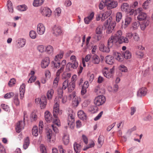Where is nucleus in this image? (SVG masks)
I'll return each mask as SVG.
<instances>
[{
    "instance_id": "1",
    "label": "nucleus",
    "mask_w": 153,
    "mask_h": 153,
    "mask_svg": "<svg viewBox=\"0 0 153 153\" xmlns=\"http://www.w3.org/2000/svg\"><path fill=\"white\" fill-rule=\"evenodd\" d=\"M122 32L119 30L116 32L114 35L111 36L108 40V45L110 47H112L118 42L119 39L122 36Z\"/></svg>"
},
{
    "instance_id": "2",
    "label": "nucleus",
    "mask_w": 153,
    "mask_h": 153,
    "mask_svg": "<svg viewBox=\"0 0 153 153\" xmlns=\"http://www.w3.org/2000/svg\"><path fill=\"white\" fill-rule=\"evenodd\" d=\"M75 88V83L74 82H68V79H65L63 82L62 88V90H65L68 88V91L69 92H72Z\"/></svg>"
},
{
    "instance_id": "3",
    "label": "nucleus",
    "mask_w": 153,
    "mask_h": 153,
    "mask_svg": "<svg viewBox=\"0 0 153 153\" xmlns=\"http://www.w3.org/2000/svg\"><path fill=\"white\" fill-rule=\"evenodd\" d=\"M63 51H61L59 54L55 56L54 60L52 62V64L56 68H59L61 64L60 60L63 58Z\"/></svg>"
},
{
    "instance_id": "4",
    "label": "nucleus",
    "mask_w": 153,
    "mask_h": 153,
    "mask_svg": "<svg viewBox=\"0 0 153 153\" xmlns=\"http://www.w3.org/2000/svg\"><path fill=\"white\" fill-rule=\"evenodd\" d=\"M26 112L24 111V119L23 121H19L16 124V131L18 133H19L24 129L25 126V117H27L26 115Z\"/></svg>"
},
{
    "instance_id": "5",
    "label": "nucleus",
    "mask_w": 153,
    "mask_h": 153,
    "mask_svg": "<svg viewBox=\"0 0 153 153\" xmlns=\"http://www.w3.org/2000/svg\"><path fill=\"white\" fill-rule=\"evenodd\" d=\"M106 7L109 10L116 7L118 5V2L114 0H105Z\"/></svg>"
},
{
    "instance_id": "6",
    "label": "nucleus",
    "mask_w": 153,
    "mask_h": 153,
    "mask_svg": "<svg viewBox=\"0 0 153 153\" xmlns=\"http://www.w3.org/2000/svg\"><path fill=\"white\" fill-rule=\"evenodd\" d=\"M35 102L37 104H40L42 109H44L47 104V99L45 97H42L41 98H38L35 99Z\"/></svg>"
},
{
    "instance_id": "7",
    "label": "nucleus",
    "mask_w": 153,
    "mask_h": 153,
    "mask_svg": "<svg viewBox=\"0 0 153 153\" xmlns=\"http://www.w3.org/2000/svg\"><path fill=\"white\" fill-rule=\"evenodd\" d=\"M105 101V97L103 95H100L95 98L94 103L97 106H99L103 104Z\"/></svg>"
},
{
    "instance_id": "8",
    "label": "nucleus",
    "mask_w": 153,
    "mask_h": 153,
    "mask_svg": "<svg viewBox=\"0 0 153 153\" xmlns=\"http://www.w3.org/2000/svg\"><path fill=\"white\" fill-rule=\"evenodd\" d=\"M105 22L107 25L109 24V25L107 29V33L108 34L111 33L115 26V24L111 22V19L110 18L108 19Z\"/></svg>"
},
{
    "instance_id": "9",
    "label": "nucleus",
    "mask_w": 153,
    "mask_h": 153,
    "mask_svg": "<svg viewBox=\"0 0 153 153\" xmlns=\"http://www.w3.org/2000/svg\"><path fill=\"white\" fill-rule=\"evenodd\" d=\"M68 116V124L69 126H73L74 124L75 113L73 112L72 110L69 111Z\"/></svg>"
},
{
    "instance_id": "10",
    "label": "nucleus",
    "mask_w": 153,
    "mask_h": 153,
    "mask_svg": "<svg viewBox=\"0 0 153 153\" xmlns=\"http://www.w3.org/2000/svg\"><path fill=\"white\" fill-rule=\"evenodd\" d=\"M53 34L56 36H57L61 35L62 31L60 26L58 25H55L52 28Z\"/></svg>"
},
{
    "instance_id": "11",
    "label": "nucleus",
    "mask_w": 153,
    "mask_h": 153,
    "mask_svg": "<svg viewBox=\"0 0 153 153\" xmlns=\"http://www.w3.org/2000/svg\"><path fill=\"white\" fill-rule=\"evenodd\" d=\"M58 96L57 97L58 98V100H59V99L61 100L62 103H65L67 101V97L66 96H63V91L61 89H59L58 90Z\"/></svg>"
},
{
    "instance_id": "12",
    "label": "nucleus",
    "mask_w": 153,
    "mask_h": 153,
    "mask_svg": "<svg viewBox=\"0 0 153 153\" xmlns=\"http://www.w3.org/2000/svg\"><path fill=\"white\" fill-rule=\"evenodd\" d=\"M40 11L43 15L48 17L51 15V10L46 7L42 8L40 10Z\"/></svg>"
},
{
    "instance_id": "13",
    "label": "nucleus",
    "mask_w": 153,
    "mask_h": 153,
    "mask_svg": "<svg viewBox=\"0 0 153 153\" xmlns=\"http://www.w3.org/2000/svg\"><path fill=\"white\" fill-rule=\"evenodd\" d=\"M66 64V61L65 60H63L62 61L61 64L60 65V68L58 69L56 73V76L59 77L60 74L62 72Z\"/></svg>"
},
{
    "instance_id": "14",
    "label": "nucleus",
    "mask_w": 153,
    "mask_h": 153,
    "mask_svg": "<svg viewBox=\"0 0 153 153\" xmlns=\"http://www.w3.org/2000/svg\"><path fill=\"white\" fill-rule=\"evenodd\" d=\"M45 31V27L44 25L42 23L39 24L37 26V32L40 35L44 34Z\"/></svg>"
},
{
    "instance_id": "15",
    "label": "nucleus",
    "mask_w": 153,
    "mask_h": 153,
    "mask_svg": "<svg viewBox=\"0 0 153 153\" xmlns=\"http://www.w3.org/2000/svg\"><path fill=\"white\" fill-rule=\"evenodd\" d=\"M53 123L54 124L52 125V128L56 133H58L59 132V130L56 127V125L58 126L60 125L59 120L58 119H56L54 120Z\"/></svg>"
},
{
    "instance_id": "16",
    "label": "nucleus",
    "mask_w": 153,
    "mask_h": 153,
    "mask_svg": "<svg viewBox=\"0 0 153 153\" xmlns=\"http://www.w3.org/2000/svg\"><path fill=\"white\" fill-rule=\"evenodd\" d=\"M149 18H147L142 22L140 25V27L141 30H143L145 29L148 27L150 24V22L149 20Z\"/></svg>"
},
{
    "instance_id": "17",
    "label": "nucleus",
    "mask_w": 153,
    "mask_h": 153,
    "mask_svg": "<svg viewBox=\"0 0 153 153\" xmlns=\"http://www.w3.org/2000/svg\"><path fill=\"white\" fill-rule=\"evenodd\" d=\"M147 89L145 88H142L137 92V95L138 97H142L146 95L147 93Z\"/></svg>"
},
{
    "instance_id": "18",
    "label": "nucleus",
    "mask_w": 153,
    "mask_h": 153,
    "mask_svg": "<svg viewBox=\"0 0 153 153\" xmlns=\"http://www.w3.org/2000/svg\"><path fill=\"white\" fill-rule=\"evenodd\" d=\"M50 63L49 58L48 57H46L44 58L42 61L41 66L42 68H45L47 67Z\"/></svg>"
},
{
    "instance_id": "19",
    "label": "nucleus",
    "mask_w": 153,
    "mask_h": 153,
    "mask_svg": "<svg viewBox=\"0 0 153 153\" xmlns=\"http://www.w3.org/2000/svg\"><path fill=\"white\" fill-rule=\"evenodd\" d=\"M102 73L104 76L108 79H109L112 77L113 76L109 72L108 68L105 67L102 70Z\"/></svg>"
},
{
    "instance_id": "20",
    "label": "nucleus",
    "mask_w": 153,
    "mask_h": 153,
    "mask_svg": "<svg viewBox=\"0 0 153 153\" xmlns=\"http://www.w3.org/2000/svg\"><path fill=\"white\" fill-rule=\"evenodd\" d=\"M113 55L115 58L118 61L122 62L124 59L123 55L118 52H114Z\"/></svg>"
},
{
    "instance_id": "21",
    "label": "nucleus",
    "mask_w": 153,
    "mask_h": 153,
    "mask_svg": "<svg viewBox=\"0 0 153 153\" xmlns=\"http://www.w3.org/2000/svg\"><path fill=\"white\" fill-rule=\"evenodd\" d=\"M88 86L89 84L88 82V81H85L82 88L81 94L82 95H84L86 93L87 89Z\"/></svg>"
},
{
    "instance_id": "22",
    "label": "nucleus",
    "mask_w": 153,
    "mask_h": 153,
    "mask_svg": "<svg viewBox=\"0 0 153 153\" xmlns=\"http://www.w3.org/2000/svg\"><path fill=\"white\" fill-rule=\"evenodd\" d=\"M78 65L77 62H69L67 64V67H68L70 70L73 69H76L78 67Z\"/></svg>"
},
{
    "instance_id": "23",
    "label": "nucleus",
    "mask_w": 153,
    "mask_h": 153,
    "mask_svg": "<svg viewBox=\"0 0 153 153\" xmlns=\"http://www.w3.org/2000/svg\"><path fill=\"white\" fill-rule=\"evenodd\" d=\"M45 120L47 122H50L52 120V115L49 111H46L45 112Z\"/></svg>"
},
{
    "instance_id": "24",
    "label": "nucleus",
    "mask_w": 153,
    "mask_h": 153,
    "mask_svg": "<svg viewBox=\"0 0 153 153\" xmlns=\"http://www.w3.org/2000/svg\"><path fill=\"white\" fill-rule=\"evenodd\" d=\"M77 115L79 118L83 120H86L87 116L85 113L82 111L80 110L77 112Z\"/></svg>"
},
{
    "instance_id": "25",
    "label": "nucleus",
    "mask_w": 153,
    "mask_h": 153,
    "mask_svg": "<svg viewBox=\"0 0 153 153\" xmlns=\"http://www.w3.org/2000/svg\"><path fill=\"white\" fill-rule=\"evenodd\" d=\"M106 62L109 65H112L114 64V57L111 55H108L105 57Z\"/></svg>"
},
{
    "instance_id": "26",
    "label": "nucleus",
    "mask_w": 153,
    "mask_h": 153,
    "mask_svg": "<svg viewBox=\"0 0 153 153\" xmlns=\"http://www.w3.org/2000/svg\"><path fill=\"white\" fill-rule=\"evenodd\" d=\"M74 150L76 153H79L81 151L82 147L81 145L76 142H75L73 145Z\"/></svg>"
},
{
    "instance_id": "27",
    "label": "nucleus",
    "mask_w": 153,
    "mask_h": 153,
    "mask_svg": "<svg viewBox=\"0 0 153 153\" xmlns=\"http://www.w3.org/2000/svg\"><path fill=\"white\" fill-rule=\"evenodd\" d=\"M91 61L94 64H98L100 63V59L99 56L95 54L92 56L91 58Z\"/></svg>"
},
{
    "instance_id": "28",
    "label": "nucleus",
    "mask_w": 153,
    "mask_h": 153,
    "mask_svg": "<svg viewBox=\"0 0 153 153\" xmlns=\"http://www.w3.org/2000/svg\"><path fill=\"white\" fill-rule=\"evenodd\" d=\"M137 19L139 21L144 20L149 18L147 16V14L144 13H139V15L137 17Z\"/></svg>"
},
{
    "instance_id": "29",
    "label": "nucleus",
    "mask_w": 153,
    "mask_h": 153,
    "mask_svg": "<svg viewBox=\"0 0 153 153\" xmlns=\"http://www.w3.org/2000/svg\"><path fill=\"white\" fill-rule=\"evenodd\" d=\"M62 140L65 145H67L69 143V136L67 133L64 134L62 138Z\"/></svg>"
},
{
    "instance_id": "30",
    "label": "nucleus",
    "mask_w": 153,
    "mask_h": 153,
    "mask_svg": "<svg viewBox=\"0 0 153 153\" xmlns=\"http://www.w3.org/2000/svg\"><path fill=\"white\" fill-rule=\"evenodd\" d=\"M108 46H105L104 45H101L100 48V50L102 52L108 53L110 51V48H111L112 47H110L108 46Z\"/></svg>"
},
{
    "instance_id": "31",
    "label": "nucleus",
    "mask_w": 153,
    "mask_h": 153,
    "mask_svg": "<svg viewBox=\"0 0 153 153\" xmlns=\"http://www.w3.org/2000/svg\"><path fill=\"white\" fill-rule=\"evenodd\" d=\"M45 0H34L33 5L34 7H37L41 5L44 3Z\"/></svg>"
},
{
    "instance_id": "32",
    "label": "nucleus",
    "mask_w": 153,
    "mask_h": 153,
    "mask_svg": "<svg viewBox=\"0 0 153 153\" xmlns=\"http://www.w3.org/2000/svg\"><path fill=\"white\" fill-rule=\"evenodd\" d=\"M94 91L98 94H103L105 93L104 90L103 89H101L100 85H98L95 87Z\"/></svg>"
},
{
    "instance_id": "33",
    "label": "nucleus",
    "mask_w": 153,
    "mask_h": 153,
    "mask_svg": "<svg viewBox=\"0 0 153 153\" xmlns=\"http://www.w3.org/2000/svg\"><path fill=\"white\" fill-rule=\"evenodd\" d=\"M46 134L48 138V140L49 141L51 142V139L52 138V137H53V136L52 131L50 129H48L47 131Z\"/></svg>"
},
{
    "instance_id": "34",
    "label": "nucleus",
    "mask_w": 153,
    "mask_h": 153,
    "mask_svg": "<svg viewBox=\"0 0 153 153\" xmlns=\"http://www.w3.org/2000/svg\"><path fill=\"white\" fill-rule=\"evenodd\" d=\"M30 144L29 139L28 137H26L24 140L23 147L24 149H26L28 147Z\"/></svg>"
},
{
    "instance_id": "35",
    "label": "nucleus",
    "mask_w": 153,
    "mask_h": 153,
    "mask_svg": "<svg viewBox=\"0 0 153 153\" xmlns=\"http://www.w3.org/2000/svg\"><path fill=\"white\" fill-rule=\"evenodd\" d=\"M62 113V111H60L59 109H53V115L55 118V119H57V116L59 114L60 115Z\"/></svg>"
},
{
    "instance_id": "36",
    "label": "nucleus",
    "mask_w": 153,
    "mask_h": 153,
    "mask_svg": "<svg viewBox=\"0 0 153 153\" xmlns=\"http://www.w3.org/2000/svg\"><path fill=\"white\" fill-rule=\"evenodd\" d=\"M118 42L120 44H122L123 43H128L129 42V41L128 38L126 37L121 36L119 39Z\"/></svg>"
},
{
    "instance_id": "37",
    "label": "nucleus",
    "mask_w": 153,
    "mask_h": 153,
    "mask_svg": "<svg viewBox=\"0 0 153 153\" xmlns=\"http://www.w3.org/2000/svg\"><path fill=\"white\" fill-rule=\"evenodd\" d=\"M26 43V40L24 39H20L18 40V46L20 47H22L24 46Z\"/></svg>"
},
{
    "instance_id": "38",
    "label": "nucleus",
    "mask_w": 153,
    "mask_h": 153,
    "mask_svg": "<svg viewBox=\"0 0 153 153\" xmlns=\"http://www.w3.org/2000/svg\"><path fill=\"white\" fill-rule=\"evenodd\" d=\"M132 21L131 17L129 16H126L125 19V28H126L127 26L130 24Z\"/></svg>"
},
{
    "instance_id": "39",
    "label": "nucleus",
    "mask_w": 153,
    "mask_h": 153,
    "mask_svg": "<svg viewBox=\"0 0 153 153\" xmlns=\"http://www.w3.org/2000/svg\"><path fill=\"white\" fill-rule=\"evenodd\" d=\"M123 55L124 56V57L126 59H130L131 56V53L128 50H127L125 52H124L123 53Z\"/></svg>"
},
{
    "instance_id": "40",
    "label": "nucleus",
    "mask_w": 153,
    "mask_h": 153,
    "mask_svg": "<svg viewBox=\"0 0 153 153\" xmlns=\"http://www.w3.org/2000/svg\"><path fill=\"white\" fill-rule=\"evenodd\" d=\"M121 10L123 12H127L129 9V6L127 3H123L121 6Z\"/></svg>"
},
{
    "instance_id": "41",
    "label": "nucleus",
    "mask_w": 153,
    "mask_h": 153,
    "mask_svg": "<svg viewBox=\"0 0 153 153\" xmlns=\"http://www.w3.org/2000/svg\"><path fill=\"white\" fill-rule=\"evenodd\" d=\"M54 93V91L53 89H51L49 90L47 94V96L49 100L52 99Z\"/></svg>"
},
{
    "instance_id": "42",
    "label": "nucleus",
    "mask_w": 153,
    "mask_h": 153,
    "mask_svg": "<svg viewBox=\"0 0 153 153\" xmlns=\"http://www.w3.org/2000/svg\"><path fill=\"white\" fill-rule=\"evenodd\" d=\"M32 134L35 136H37L38 135V129L37 126H34L32 129Z\"/></svg>"
},
{
    "instance_id": "43",
    "label": "nucleus",
    "mask_w": 153,
    "mask_h": 153,
    "mask_svg": "<svg viewBox=\"0 0 153 153\" xmlns=\"http://www.w3.org/2000/svg\"><path fill=\"white\" fill-rule=\"evenodd\" d=\"M7 5L9 11L10 12L13 13V7L12 6V4L10 1H7Z\"/></svg>"
},
{
    "instance_id": "44",
    "label": "nucleus",
    "mask_w": 153,
    "mask_h": 153,
    "mask_svg": "<svg viewBox=\"0 0 153 153\" xmlns=\"http://www.w3.org/2000/svg\"><path fill=\"white\" fill-rule=\"evenodd\" d=\"M136 55L137 58L142 59L143 58L144 54L141 51H137L136 52Z\"/></svg>"
},
{
    "instance_id": "45",
    "label": "nucleus",
    "mask_w": 153,
    "mask_h": 153,
    "mask_svg": "<svg viewBox=\"0 0 153 153\" xmlns=\"http://www.w3.org/2000/svg\"><path fill=\"white\" fill-rule=\"evenodd\" d=\"M53 50V48L51 45L47 46L46 48V51L49 54H52Z\"/></svg>"
},
{
    "instance_id": "46",
    "label": "nucleus",
    "mask_w": 153,
    "mask_h": 153,
    "mask_svg": "<svg viewBox=\"0 0 153 153\" xmlns=\"http://www.w3.org/2000/svg\"><path fill=\"white\" fill-rule=\"evenodd\" d=\"M105 0H102L100 3L99 5V9L100 10H102L104 9L105 6H106Z\"/></svg>"
},
{
    "instance_id": "47",
    "label": "nucleus",
    "mask_w": 153,
    "mask_h": 153,
    "mask_svg": "<svg viewBox=\"0 0 153 153\" xmlns=\"http://www.w3.org/2000/svg\"><path fill=\"white\" fill-rule=\"evenodd\" d=\"M18 97V94H16L15 95L14 98V102L16 106L19 105L20 103Z\"/></svg>"
},
{
    "instance_id": "48",
    "label": "nucleus",
    "mask_w": 153,
    "mask_h": 153,
    "mask_svg": "<svg viewBox=\"0 0 153 153\" xmlns=\"http://www.w3.org/2000/svg\"><path fill=\"white\" fill-rule=\"evenodd\" d=\"M102 25H99L97 28L95 30L96 34H102Z\"/></svg>"
},
{
    "instance_id": "49",
    "label": "nucleus",
    "mask_w": 153,
    "mask_h": 153,
    "mask_svg": "<svg viewBox=\"0 0 153 153\" xmlns=\"http://www.w3.org/2000/svg\"><path fill=\"white\" fill-rule=\"evenodd\" d=\"M140 24L138 22H134L132 24V27L133 30H137L139 26H140Z\"/></svg>"
},
{
    "instance_id": "50",
    "label": "nucleus",
    "mask_w": 153,
    "mask_h": 153,
    "mask_svg": "<svg viewBox=\"0 0 153 153\" xmlns=\"http://www.w3.org/2000/svg\"><path fill=\"white\" fill-rule=\"evenodd\" d=\"M59 77L56 76V77L54 79L53 82V87L54 88H56L57 87L59 81Z\"/></svg>"
},
{
    "instance_id": "51",
    "label": "nucleus",
    "mask_w": 153,
    "mask_h": 153,
    "mask_svg": "<svg viewBox=\"0 0 153 153\" xmlns=\"http://www.w3.org/2000/svg\"><path fill=\"white\" fill-rule=\"evenodd\" d=\"M59 100H58V98L56 97L55 100V104L54 105L53 109H59Z\"/></svg>"
},
{
    "instance_id": "52",
    "label": "nucleus",
    "mask_w": 153,
    "mask_h": 153,
    "mask_svg": "<svg viewBox=\"0 0 153 153\" xmlns=\"http://www.w3.org/2000/svg\"><path fill=\"white\" fill-rule=\"evenodd\" d=\"M102 36V34H96L93 35L92 37L97 41L100 40Z\"/></svg>"
},
{
    "instance_id": "53",
    "label": "nucleus",
    "mask_w": 153,
    "mask_h": 153,
    "mask_svg": "<svg viewBox=\"0 0 153 153\" xmlns=\"http://www.w3.org/2000/svg\"><path fill=\"white\" fill-rule=\"evenodd\" d=\"M27 9V6L25 5L19 6L17 7V9L18 10L22 11L26 10Z\"/></svg>"
},
{
    "instance_id": "54",
    "label": "nucleus",
    "mask_w": 153,
    "mask_h": 153,
    "mask_svg": "<svg viewBox=\"0 0 153 153\" xmlns=\"http://www.w3.org/2000/svg\"><path fill=\"white\" fill-rule=\"evenodd\" d=\"M30 119L31 122L36 120L37 119L36 114L34 113H32L30 116Z\"/></svg>"
},
{
    "instance_id": "55",
    "label": "nucleus",
    "mask_w": 153,
    "mask_h": 153,
    "mask_svg": "<svg viewBox=\"0 0 153 153\" xmlns=\"http://www.w3.org/2000/svg\"><path fill=\"white\" fill-rule=\"evenodd\" d=\"M29 35L32 39H35L36 37V33L35 31L32 30L30 32Z\"/></svg>"
},
{
    "instance_id": "56",
    "label": "nucleus",
    "mask_w": 153,
    "mask_h": 153,
    "mask_svg": "<svg viewBox=\"0 0 153 153\" xmlns=\"http://www.w3.org/2000/svg\"><path fill=\"white\" fill-rule=\"evenodd\" d=\"M44 127L43 122L42 121H40L39 123V134H41Z\"/></svg>"
},
{
    "instance_id": "57",
    "label": "nucleus",
    "mask_w": 153,
    "mask_h": 153,
    "mask_svg": "<svg viewBox=\"0 0 153 153\" xmlns=\"http://www.w3.org/2000/svg\"><path fill=\"white\" fill-rule=\"evenodd\" d=\"M119 69L122 72H126L128 71L126 67L123 65H121L120 66Z\"/></svg>"
},
{
    "instance_id": "58",
    "label": "nucleus",
    "mask_w": 153,
    "mask_h": 153,
    "mask_svg": "<svg viewBox=\"0 0 153 153\" xmlns=\"http://www.w3.org/2000/svg\"><path fill=\"white\" fill-rule=\"evenodd\" d=\"M122 16V14L121 12H117L116 16V21L117 22H119L121 19Z\"/></svg>"
},
{
    "instance_id": "59",
    "label": "nucleus",
    "mask_w": 153,
    "mask_h": 153,
    "mask_svg": "<svg viewBox=\"0 0 153 153\" xmlns=\"http://www.w3.org/2000/svg\"><path fill=\"white\" fill-rule=\"evenodd\" d=\"M98 143L100 145V146L99 147L100 148L102 146L104 140L103 138V137L102 136L100 135L98 138Z\"/></svg>"
},
{
    "instance_id": "60",
    "label": "nucleus",
    "mask_w": 153,
    "mask_h": 153,
    "mask_svg": "<svg viewBox=\"0 0 153 153\" xmlns=\"http://www.w3.org/2000/svg\"><path fill=\"white\" fill-rule=\"evenodd\" d=\"M79 99L77 97H75L74 99L73 104L74 106L76 107L79 104Z\"/></svg>"
},
{
    "instance_id": "61",
    "label": "nucleus",
    "mask_w": 153,
    "mask_h": 153,
    "mask_svg": "<svg viewBox=\"0 0 153 153\" xmlns=\"http://www.w3.org/2000/svg\"><path fill=\"white\" fill-rule=\"evenodd\" d=\"M1 106L2 108L5 111H9V107L7 105L5 104H1Z\"/></svg>"
},
{
    "instance_id": "62",
    "label": "nucleus",
    "mask_w": 153,
    "mask_h": 153,
    "mask_svg": "<svg viewBox=\"0 0 153 153\" xmlns=\"http://www.w3.org/2000/svg\"><path fill=\"white\" fill-rule=\"evenodd\" d=\"M14 95V93L13 92H10L6 94L4 96V98L5 99L10 98L13 97Z\"/></svg>"
},
{
    "instance_id": "63",
    "label": "nucleus",
    "mask_w": 153,
    "mask_h": 153,
    "mask_svg": "<svg viewBox=\"0 0 153 153\" xmlns=\"http://www.w3.org/2000/svg\"><path fill=\"white\" fill-rule=\"evenodd\" d=\"M16 80L15 79L13 78L11 79L9 81L8 85L10 87L13 86L15 83Z\"/></svg>"
},
{
    "instance_id": "64",
    "label": "nucleus",
    "mask_w": 153,
    "mask_h": 153,
    "mask_svg": "<svg viewBox=\"0 0 153 153\" xmlns=\"http://www.w3.org/2000/svg\"><path fill=\"white\" fill-rule=\"evenodd\" d=\"M133 39L134 41L137 42L139 40L140 38L138 34L137 33H134L133 34Z\"/></svg>"
}]
</instances>
